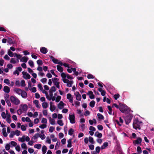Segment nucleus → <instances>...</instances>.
Listing matches in <instances>:
<instances>
[{"mask_svg": "<svg viewBox=\"0 0 154 154\" xmlns=\"http://www.w3.org/2000/svg\"><path fill=\"white\" fill-rule=\"evenodd\" d=\"M142 122L139 121L137 118L135 119L133 121V128L136 130L141 129L140 125L142 123Z\"/></svg>", "mask_w": 154, "mask_h": 154, "instance_id": "3", "label": "nucleus"}, {"mask_svg": "<svg viewBox=\"0 0 154 154\" xmlns=\"http://www.w3.org/2000/svg\"><path fill=\"white\" fill-rule=\"evenodd\" d=\"M14 91L19 95H21V97L24 98L27 97V94L26 92L20 88H15L13 90Z\"/></svg>", "mask_w": 154, "mask_h": 154, "instance_id": "1", "label": "nucleus"}, {"mask_svg": "<svg viewBox=\"0 0 154 154\" xmlns=\"http://www.w3.org/2000/svg\"><path fill=\"white\" fill-rule=\"evenodd\" d=\"M73 83V81H69V82L67 83V86L68 87H71Z\"/></svg>", "mask_w": 154, "mask_h": 154, "instance_id": "35", "label": "nucleus"}, {"mask_svg": "<svg viewBox=\"0 0 154 154\" xmlns=\"http://www.w3.org/2000/svg\"><path fill=\"white\" fill-rule=\"evenodd\" d=\"M47 148L46 146L44 145L42 146V154H45L47 150Z\"/></svg>", "mask_w": 154, "mask_h": 154, "instance_id": "24", "label": "nucleus"}, {"mask_svg": "<svg viewBox=\"0 0 154 154\" xmlns=\"http://www.w3.org/2000/svg\"><path fill=\"white\" fill-rule=\"evenodd\" d=\"M21 146L22 148L25 149H27V146L26 143H23L21 145Z\"/></svg>", "mask_w": 154, "mask_h": 154, "instance_id": "42", "label": "nucleus"}, {"mask_svg": "<svg viewBox=\"0 0 154 154\" xmlns=\"http://www.w3.org/2000/svg\"><path fill=\"white\" fill-rule=\"evenodd\" d=\"M10 100L12 103L14 105H18L20 104V100L16 96H11Z\"/></svg>", "mask_w": 154, "mask_h": 154, "instance_id": "4", "label": "nucleus"}, {"mask_svg": "<svg viewBox=\"0 0 154 154\" xmlns=\"http://www.w3.org/2000/svg\"><path fill=\"white\" fill-rule=\"evenodd\" d=\"M47 126V125L46 124H43L42 125H41L39 126V127L40 128H41L42 129H43L45 128H46Z\"/></svg>", "mask_w": 154, "mask_h": 154, "instance_id": "48", "label": "nucleus"}, {"mask_svg": "<svg viewBox=\"0 0 154 154\" xmlns=\"http://www.w3.org/2000/svg\"><path fill=\"white\" fill-rule=\"evenodd\" d=\"M89 130L90 131H94L96 130V129L94 127L91 126L89 127Z\"/></svg>", "mask_w": 154, "mask_h": 154, "instance_id": "59", "label": "nucleus"}, {"mask_svg": "<svg viewBox=\"0 0 154 154\" xmlns=\"http://www.w3.org/2000/svg\"><path fill=\"white\" fill-rule=\"evenodd\" d=\"M2 133L3 135L5 137H7L8 136V134L6 132V129L5 128H4L2 130Z\"/></svg>", "mask_w": 154, "mask_h": 154, "instance_id": "21", "label": "nucleus"}, {"mask_svg": "<svg viewBox=\"0 0 154 154\" xmlns=\"http://www.w3.org/2000/svg\"><path fill=\"white\" fill-rule=\"evenodd\" d=\"M22 73L23 75V77L24 79H27L30 78V75L29 73L24 72H23Z\"/></svg>", "mask_w": 154, "mask_h": 154, "instance_id": "7", "label": "nucleus"}, {"mask_svg": "<svg viewBox=\"0 0 154 154\" xmlns=\"http://www.w3.org/2000/svg\"><path fill=\"white\" fill-rule=\"evenodd\" d=\"M4 98L5 100V101H8L9 100V95L8 94H5L4 95Z\"/></svg>", "mask_w": 154, "mask_h": 154, "instance_id": "41", "label": "nucleus"}, {"mask_svg": "<svg viewBox=\"0 0 154 154\" xmlns=\"http://www.w3.org/2000/svg\"><path fill=\"white\" fill-rule=\"evenodd\" d=\"M66 105V104L64 103L63 101H60L58 103V109H62L64 107V106Z\"/></svg>", "mask_w": 154, "mask_h": 154, "instance_id": "9", "label": "nucleus"}, {"mask_svg": "<svg viewBox=\"0 0 154 154\" xmlns=\"http://www.w3.org/2000/svg\"><path fill=\"white\" fill-rule=\"evenodd\" d=\"M15 134L18 136L20 135V132L18 130H16L14 131Z\"/></svg>", "mask_w": 154, "mask_h": 154, "instance_id": "45", "label": "nucleus"}, {"mask_svg": "<svg viewBox=\"0 0 154 154\" xmlns=\"http://www.w3.org/2000/svg\"><path fill=\"white\" fill-rule=\"evenodd\" d=\"M25 136H23L22 137L18 138V141L21 142H23L25 141Z\"/></svg>", "mask_w": 154, "mask_h": 154, "instance_id": "28", "label": "nucleus"}, {"mask_svg": "<svg viewBox=\"0 0 154 154\" xmlns=\"http://www.w3.org/2000/svg\"><path fill=\"white\" fill-rule=\"evenodd\" d=\"M38 88L40 89V90L41 91L42 90V89H43V87H42V85L41 84L39 83L38 85Z\"/></svg>", "mask_w": 154, "mask_h": 154, "instance_id": "55", "label": "nucleus"}, {"mask_svg": "<svg viewBox=\"0 0 154 154\" xmlns=\"http://www.w3.org/2000/svg\"><path fill=\"white\" fill-rule=\"evenodd\" d=\"M75 95L76 99L78 100H81V96L78 92H77L75 94Z\"/></svg>", "mask_w": 154, "mask_h": 154, "instance_id": "13", "label": "nucleus"}, {"mask_svg": "<svg viewBox=\"0 0 154 154\" xmlns=\"http://www.w3.org/2000/svg\"><path fill=\"white\" fill-rule=\"evenodd\" d=\"M74 132V130L72 128H70L68 131V134L70 135H72Z\"/></svg>", "mask_w": 154, "mask_h": 154, "instance_id": "31", "label": "nucleus"}, {"mask_svg": "<svg viewBox=\"0 0 154 154\" xmlns=\"http://www.w3.org/2000/svg\"><path fill=\"white\" fill-rule=\"evenodd\" d=\"M28 58L26 57H23L20 59V61L21 62L26 63L28 60Z\"/></svg>", "mask_w": 154, "mask_h": 154, "instance_id": "17", "label": "nucleus"}, {"mask_svg": "<svg viewBox=\"0 0 154 154\" xmlns=\"http://www.w3.org/2000/svg\"><path fill=\"white\" fill-rule=\"evenodd\" d=\"M113 106H115L116 108L119 109L120 108V103L119 104V105H118L117 104L114 103L112 105V107H113Z\"/></svg>", "mask_w": 154, "mask_h": 154, "instance_id": "44", "label": "nucleus"}, {"mask_svg": "<svg viewBox=\"0 0 154 154\" xmlns=\"http://www.w3.org/2000/svg\"><path fill=\"white\" fill-rule=\"evenodd\" d=\"M3 91L5 92L8 93L10 91V88L7 86H5L4 87Z\"/></svg>", "mask_w": 154, "mask_h": 154, "instance_id": "16", "label": "nucleus"}, {"mask_svg": "<svg viewBox=\"0 0 154 154\" xmlns=\"http://www.w3.org/2000/svg\"><path fill=\"white\" fill-rule=\"evenodd\" d=\"M67 74H65V73L62 72L61 74V76L62 78V79H65L66 77Z\"/></svg>", "mask_w": 154, "mask_h": 154, "instance_id": "39", "label": "nucleus"}, {"mask_svg": "<svg viewBox=\"0 0 154 154\" xmlns=\"http://www.w3.org/2000/svg\"><path fill=\"white\" fill-rule=\"evenodd\" d=\"M1 116L3 119H5L7 117V116L5 112H2L1 114Z\"/></svg>", "mask_w": 154, "mask_h": 154, "instance_id": "47", "label": "nucleus"}, {"mask_svg": "<svg viewBox=\"0 0 154 154\" xmlns=\"http://www.w3.org/2000/svg\"><path fill=\"white\" fill-rule=\"evenodd\" d=\"M42 106L44 109L46 108L48 106V104L46 102H44L42 104Z\"/></svg>", "mask_w": 154, "mask_h": 154, "instance_id": "36", "label": "nucleus"}, {"mask_svg": "<svg viewBox=\"0 0 154 154\" xmlns=\"http://www.w3.org/2000/svg\"><path fill=\"white\" fill-rule=\"evenodd\" d=\"M58 125L60 126H63V123L62 120H58Z\"/></svg>", "mask_w": 154, "mask_h": 154, "instance_id": "62", "label": "nucleus"}, {"mask_svg": "<svg viewBox=\"0 0 154 154\" xmlns=\"http://www.w3.org/2000/svg\"><path fill=\"white\" fill-rule=\"evenodd\" d=\"M11 116L10 114H8V116H7L6 117V121L8 123H10L11 121Z\"/></svg>", "mask_w": 154, "mask_h": 154, "instance_id": "23", "label": "nucleus"}, {"mask_svg": "<svg viewBox=\"0 0 154 154\" xmlns=\"http://www.w3.org/2000/svg\"><path fill=\"white\" fill-rule=\"evenodd\" d=\"M21 109L23 112L26 111L28 109V106L26 104L21 105Z\"/></svg>", "mask_w": 154, "mask_h": 154, "instance_id": "11", "label": "nucleus"}, {"mask_svg": "<svg viewBox=\"0 0 154 154\" xmlns=\"http://www.w3.org/2000/svg\"><path fill=\"white\" fill-rule=\"evenodd\" d=\"M48 119L49 120L50 123L51 124L54 125L55 124L54 120L52 119L51 117H48Z\"/></svg>", "mask_w": 154, "mask_h": 154, "instance_id": "25", "label": "nucleus"}, {"mask_svg": "<svg viewBox=\"0 0 154 154\" xmlns=\"http://www.w3.org/2000/svg\"><path fill=\"white\" fill-rule=\"evenodd\" d=\"M23 112V111L21 109L18 110L17 111V114L19 115H21Z\"/></svg>", "mask_w": 154, "mask_h": 154, "instance_id": "63", "label": "nucleus"}, {"mask_svg": "<svg viewBox=\"0 0 154 154\" xmlns=\"http://www.w3.org/2000/svg\"><path fill=\"white\" fill-rule=\"evenodd\" d=\"M75 116L74 115H69V120L70 122L72 124H74L75 123Z\"/></svg>", "mask_w": 154, "mask_h": 154, "instance_id": "8", "label": "nucleus"}, {"mask_svg": "<svg viewBox=\"0 0 154 154\" xmlns=\"http://www.w3.org/2000/svg\"><path fill=\"white\" fill-rule=\"evenodd\" d=\"M52 80L54 84L56 85L57 87L58 88V80L57 78H52Z\"/></svg>", "mask_w": 154, "mask_h": 154, "instance_id": "18", "label": "nucleus"}, {"mask_svg": "<svg viewBox=\"0 0 154 154\" xmlns=\"http://www.w3.org/2000/svg\"><path fill=\"white\" fill-rule=\"evenodd\" d=\"M40 51L41 53L43 54H46L48 50L45 47H42L40 49Z\"/></svg>", "mask_w": 154, "mask_h": 154, "instance_id": "15", "label": "nucleus"}, {"mask_svg": "<svg viewBox=\"0 0 154 154\" xmlns=\"http://www.w3.org/2000/svg\"><path fill=\"white\" fill-rule=\"evenodd\" d=\"M42 146V145L40 144H35L34 146V147L35 148L37 149H40Z\"/></svg>", "mask_w": 154, "mask_h": 154, "instance_id": "37", "label": "nucleus"}, {"mask_svg": "<svg viewBox=\"0 0 154 154\" xmlns=\"http://www.w3.org/2000/svg\"><path fill=\"white\" fill-rule=\"evenodd\" d=\"M132 117V116L130 115L127 116L125 117V120L126 125L128 124L131 122Z\"/></svg>", "mask_w": 154, "mask_h": 154, "instance_id": "6", "label": "nucleus"}, {"mask_svg": "<svg viewBox=\"0 0 154 154\" xmlns=\"http://www.w3.org/2000/svg\"><path fill=\"white\" fill-rule=\"evenodd\" d=\"M44 132L43 131H42L41 134L39 135V137L42 140L45 139V136L44 134Z\"/></svg>", "mask_w": 154, "mask_h": 154, "instance_id": "22", "label": "nucleus"}, {"mask_svg": "<svg viewBox=\"0 0 154 154\" xmlns=\"http://www.w3.org/2000/svg\"><path fill=\"white\" fill-rule=\"evenodd\" d=\"M22 121L23 122H25V121L27 122H30L31 120L29 118V117H27L26 118L23 117L21 119Z\"/></svg>", "mask_w": 154, "mask_h": 154, "instance_id": "20", "label": "nucleus"}, {"mask_svg": "<svg viewBox=\"0 0 154 154\" xmlns=\"http://www.w3.org/2000/svg\"><path fill=\"white\" fill-rule=\"evenodd\" d=\"M20 83V85H21L22 87H24L26 86L25 81L23 80H21Z\"/></svg>", "mask_w": 154, "mask_h": 154, "instance_id": "38", "label": "nucleus"}, {"mask_svg": "<svg viewBox=\"0 0 154 154\" xmlns=\"http://www.w3.org/2000/svg\"><path fill=\"white\" fill-rule=\"evenodd\" d=\"M10 148V146L9 144H7L5 146V148L7 150H8Z\"/></svg>", "mask_w": 154, "mask_h": 154, "instance_id": "64", "label": "nucleus"}, {"mask_svg": "<svg viewBox=\"0 0 154 154\" xmlns=\"http://www.w3.org/2000/svg\"><path fill=\"white\" fill-rule=\"evenodd\" d=\"M89 141L91 144H94L95 143V142L93 138L92 137L90 136L89 137Z\"/></svg>", "mask_w": 154, "mask_h": 154, "instance_id": "32", "label": "nucleus"}, {"mask_svg": "<svg viewBox=\"0 0 154 154\" xmlns=\"http://www.w3.org/2000/svg\"><path fill=\"white\" fill-rule=\"evenodd\" d=\"M129 108L125 104L120 103L119 109L121 112L123 113H128L129 111Z\"/></svg>", "mask_w": 154, "mask_h": 154, "instance_id": "2", "label": "nucleus"}, {"mask_svg": "<svg viewBox=\"0 0 154 154\" xmlns=\"http://www.w3.org/2000/svg\"><path fill=\"white\" fill-rule=\"evenodd\" d=\"M142 141V139L140 137H138L136 140H134L133 143L135 144H140Z\"/></svg>", "mask_w": 154, "mask_h": 154, "instance_id": "12", "label": "nucleus"}, {"mask_svg": "<svg viewBox=\"0 0 154 154\" xmlns=\"http://www.w3.org/2000/svg\"><path fill=\"white\" fill-rule=\"evenodd\" d=\"M50 57V58L51 59V60L54 63H57V64L58 63V60L57 59H55L53 56H51Z\"/></svg>", "mask_w": 154, "mask_h": 154, "instance_id": "33", "label": "nucleus"}, {"mask_svg": "<svg viewBox=\"0 0 154 154\" xmlns=\"http://www.w3.org/2000/svg\"><path fill=\"white\" fill-rule=\"evenodd\" d=\"M4 82L8 85L10 84L9 80L8 79H5L4 80Z\"/></svg>", "mask_w": 154, "mask_h": 154, "instance_id": "58", "label": "nucleus"}, {"mask_svg": "<svg viewBox=\"0 0 154 154\" xmlns=\"http://www.w3.org/2000/svg\"><path fill=\"white\" fill-rule=\"evenodd\" d=\"M68 144L67 146L68 148H70L72 146V139H69L67 141Z\"/></svg>", "mask_w": 154, "mask_h": 154, "instance_id": "27", "label": "nucleus"}, {"mask_svg": "<svg viewBox=\"0 0 154 154\" xmlns=\"http://www.w3.org/2000/svg\"><path fill=\"white\" fill-rule=\"evenodd\" d=\"M98 118L100 119H103L104 117L103 115L100 113H98L97 114Z\"/></svg>", "mask_w": 154, "mask_h": 154, "instance_id": "30", "label": "nucleus"}, {"mask_svg": "<svg viewBox=\"0 0 154 154\" xmlns=\"http://www.w3.org/2000/svg\"><path fill=\"white\" fill-rule=\"evenodd\" d=\"M95 102L94 100H92L89 103V106L93 108L94 107Z\"/></svg>", "mask_w": 154, "mask_h": 154, "instance_id": "29", "label": "nucleus"}, {"mask_svg": "<svg viewBox=\"0 0 154 154\" xmlns=\"http://www.w3.org/2000/svg\"><path fill=\"white\" fill-rule=\"evenodd\" d=\"M11 144L14 146H16L17 145V143L14 141H11Z\"/></svg>", "mask_w": 154, "mask_h": 154, "instance_id": "53", "label": "nucleus"}, {"mask_svg": "<svg viewBox=\"0 0 154 154\" xmlns=\"http://www.w3.org/2000/svg\"><path fill=\"white\" fill-rule=\"evenodd\" d=\"M107 108L109 111V112H108L109 114L110 115H112V107L109 106H107Z\"/></svg>", "mask_w": 154, "mask_h": 154, "instance_id": "34", "label": "nucleus"}, {"mask_svg": "<svg viewBox=\"0 0 154 154\" xmlns=\"http://www.w3.org/2000/svg\"><path fill=\"white\" fill-rule=\"evenodd\" d=\"M8 54L11 57H13L14 56V53L11 50H9L8 52Z\"/></svg>", "mask_w": 154, "mask_h": 154, "instance_id": "40", "label": "nucleus"}, {"mask_svg": "<svg viewBox=\"0 0 154 154\" xmlns=\"http://www.w3.org/2000/svg\"><path fill=\"white\" fill-rule=\"evenodd\" d=\"M33 103L35 105L37 108H39L41 106L39 104V102L37 100H35L33 101Z\"/></svg>", "mask_w": 154, "mask_h": 154, "instance_id": "14", "label": "nucleus"}, {"mask_svg": "<svg viewBox=\"0 0 154 154\" xmlns=\"http://www.w3.org/2000/svg\"><path fill=\"white\" fill-rule=\"evenodd\" d=\"M119 96L120 95L119 94H115L113 96V97L116 100H117L119 97Z\"/></svg>", "mask_w": 154, "mask_h": 154, "instance_id": "60", "label": "nucleus"}, {"mask_svg": "<svg viewBox=\"0 0 154 154\" xmlns=\"http://www.w3.org/2000/svg\"><path fill=\"white\" fill-rule=\"evenodd\" d=\"M14 56L15 57H16L18 59H20L22 57V56L20 54H17L16 53L14 54Z\"/></svg>", "mask_w": 154, "mask_h": 154, "instance_id": "52", "label": "nucleus"}, {"mask_svg": "<svg viewBox=\"0 0 154 154\" xmlns=\"http://www.w3.org/2000/svg\"><path fill=\"white\" fill-rule=\"evenodd\" d=\"M28 63L29 66L32 67L34 66V63L31 60H29L28 61Z\"/></svg>", "mask_w": 154, "mask_h": 154, "instance_id": "43", "label": "nucleus"}, {"mask_svg": "<svg viewBox=\"0 0 154 154\" xmlns=\"http://www.w3.org/2000/svg\"><path fill=\"white\" fill-rule=\"evenodd\" d=\"M98 129L99 130H102L103 129V127L102 125H99L97 126Z\"/></svg>", "mask_w": 154, "mask_h": 154, "instance_id": "46", "label": "nucleus"}, {"mask_svg": "<svg viewBox=\"0 0 154 154\" xmlns=\"http://www.w3.org/2000/svg\"><path fill=\"white\" fill-rule=\"evenodd\" d=\"M108 144H109L108 142H106L104 143H103L102 146L101 147V149H105L106 147L108 146Z\"/></svg>", "mask_w": 154, "mask_h": 154, "instance_id": "26", "label": "nucleus"}, {"mask_svg": "<svg viewBox=\"0 0 154 154\" xmlns=\"http://www.w3.org/2000/svg\"><path fill=\"white\" fill-rule=\"evenodd\" d=\"M87 78L88 79H93L94 78V77L92 75L90 74L88 75Z\"/></svg>", "mask_w": 154, "mask_h": 154, "instance_id": "49", "label": "nucleus"}, {"mask_svg": "<svg viewBox=\"0 0 154 154\" xmlns=\"http://www.w3.org/2000/svg\"><path fill=\"white\" fill-rule=\"evenodd\" d=\"M137 151L138 153H141L142 152V150L141 147L139 146H138L137 148Z\"/></svg>", "mask_w": 154, "mask_h": 154, "instance_id": "50", "label": "nucleus"}, {"mask_svg": "<svg viewBox=\"0 0 154 154\" xmlns=\"http://www.w3.org/2000/svg\"><path fill=\"white\" fill-rule=\"evenodd\" d=\"M15 135L14 131H12L11 132L10 134L9 135V137L11 138H12Z\"/></svg>", "mask_w": 154, "mask_h": 154, "instance_id": "57", "label": "nucleus"}, {"mask_svg": "<svg viewBox=\"0 0 154 154\" xmlns=\"http://www.w3.org/2000/svg\"><path fill=\"white\" fill-rule=\"evenodd\" d=\"M41 122L42 123H45L46 124L47 123V120L46 119L43 118L42 119Z\"/></svg>", "mask_w": 154, "mask_h": 154, "instance_id": "56", "label": "nucleus"}, {"mask_svg": "<svg viewBox=\"0 0 154 154\" xmlns=\"http://www.w3.org/2000/svg\"><path fill=\"white\" fill-rule=\"evenodd\" d=\"M66 96L67 98L69 100V102L71 103H72L73 102V98L71 94H67Z\"/></svg>", "mask_w": 154, "mask_h": 154, "instance_id": "10", "label": "nucleus"}, {"mask_svg": "<svg viewBox=\"0 0 154 154\" xmlns=\"http://www.w3.org/2000/svg\"><path fill=\"white\" fill-rule=\"evenodd\" d=\"M52 92H50V94L49 95L48 94V96H47L46 98L49 100H51L53 101H54L55 100L57 102H58V97H56L55 96H53V94Z\"/></svg>", "mask_w": 154, "mask_h": 154, "instance_id": "5", "label": "nucleus"}, {"mask_svg": "<svg viewBox=\"0 0 154 154\" xmlns=\"http://www.w3.org/2000/svg\"><path fill=\"white\" fill-rule=\"evenodd\" d=\"M8 42L10 44H11L13 42V41L12 38H9L8 39Z\"/></svg>", "mask_w": 154, "mask_h": 154, "instance_id": "54", "label": "nucleus"}, {"mask_svg": "<svg viewBox=\"0 0 154 154\" xmlns=\"http://www.w3.org/2000/svg\"><path fill=\"white\" fill-rule=\"evenodd\" d=\"M56 90V89L55 87L53 86L51 88V89L49 91V92H55Z\"/></svg>", "mask_w": 154, "mask_h": 154, "instance_id": "51", "label": "nucleus"}, {"mask_svg": "<svg viewBox=\"0 0 154 154\" xmlns=\"http://www.w3.org/2000/svg\"><path fill=\"white\" fill-rule=\"evenodd\" d=\"M94 136L99 138H101L102 136V134L101 133H100L97 131L95 133Z\"/></svg>", "mask_w": 154, "mask_h": 154, "instance_id": "19", "label": "nucleus"}, {"mask_svg": "<svg viewBox=\"0 0 154 154\" xmlns=\"http://www.w3.org/2000/svg\"><path fill=\"white\" fill-rule=\"evenodd\" d=\"M16 150L18 152L20 151V147L19 145H17L15 148Z\"/></svg>", "mask_w": 154, "mask_h": 154, "instance_id": "61", "label": "nucleus"}]
</instances>
